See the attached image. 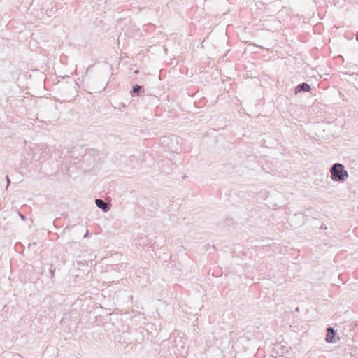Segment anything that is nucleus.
<instances>
[{"instance_id": "obj_2", "label": "nucleus", "mask_w": 358, "mask_h": 358, "mask_svg": "<svg viewBox=\"0 0 358 358\" xmlns=\"http://www.w3.org/2000/svg\"><path fill=\"white\" fill-rule=\"evenodd\" d=\"M337 334H338L336 330H334L333 327H329L327 329L325 341L327 343H336L340 339L339 336H338Z\"/></svg>"}, {"instance_id": "obj_13", "label": "nucleus", "mask_w": 358, "mask_h": 358, "mask_svg": "<svg viewBox=\"0 0 358 358\" xmlns=\"http://www.w3.org/2000/svg\"><path fill=\"white\" fill-rule=\"evenodd\" d=\"M357 40H358V38H357Z\"/></svg>"}, {"instance_id": "obj_4", "label": "nucleus", "mask_w": 358, "mask_h": 358, "mask_svg": "<svg viewBox=\"0 0 358 358\" xmlns=\"http://www.w3.org/2000/svg\"><path fill=\"white\" fill-rule=\"evenodd\" d=\"M145 93V88L143 85L135 84L132 86L130 91V94L132 97H138L142 96Z\"/></svg>"}, {"instance_id": "obj_3", "label": "nucleus", "mask_w": 358, "mask_h": 358, "mask_svg": "<svg viewBox=\"0 0 358 358\" xmlns=\"http://www.w3.org/2000/svg\"><path fill=\"white\" fill-rule=\"evenodd\" d=\"M312 88L306 82L297 85L294 88V94L296 96L301 92H311Z\"/></svg>"}, {"instance_id": "obj_11", "label": "nucleus", "mask_w": 358, "mask_h": 358, "mask_svg": "<svg viewBox=\"0 0 358 358\" xmlns=\"http://www.w3.org/2000/svg\"><path fill=\"white\" fill-rule=\"evenodd\" d=\"M19 214H20V217H21V218H22V220H24V219H25V216H24V215H22L21 213H19Z\"/></svg>"}, {"instance_id": "obj_7", "label": "nucleus", "mask_w": 358, "mask_h": 358, "mask_svg": "<svg viewBox=\"0 0 358 358\" xmlns=\"http://www.w3.org/2000/svg\"><path fill=\"white\" fill-rule=\"evenodd\" d=\"M55 272V268H54L53 265L51 264L50 269H49V273L50 274L51 278H54Z\"/></svg>"}, {"instance_id": "obj_1", "label": "nucleus", "mask_w": 358, "mask_h": 358, "mask_svg": "<svg viewBox=\"0 0 358 358\" xmlns=\"http://www.w3.org/2000/svg\"><path fill=\"white\" fill-rule=\"evenodd\" d=\"M331 178L334 182H343L348 177V173L343 164L335 163L330 169Z\"/></svg>"}, {"instance_id": "obj_10", "label": "nucleus", "mask_w": 358, "mask_h": 358, "mask_svg": "<svg viewBox=\"0 0 358 358\" xmlns=\"http://www.w3.org/2000/svg\"><path fill=\"white\" fill-rule=\"evenodd\" d=\"M320 228L322 229H327V227L325 225H323V224L320 227Z\"/></svg>"}, {"instance_id": "obj_6", "label": "nucleus", "mask_w": 358, "mask_h": 358, "mask_svg": "<svg viewBox=\"0 0 358 358\" xmlns=\"http://www.w3.org/2000/svg\"><path fill=\"white\" fill-rule=\"evenodd\" d=\"M57 12V8H55L54 6H52L50 8H48L46 9V15L50 17H56Z\"/></svg>"}, {"instance_id": "obj_5", "label": "nucleus", "mask_w": 358, "mask_h": 358, "mask_svg": "<svg viewBox=\"0 0 358 358\" xmlns=\"http://www.w3.org/2000/svg\"><path fill=\"white\" fill-rule=\"evenodd\" d=\"M95 203L96 206L103 212H108L110 209V206L107 204L103 199H96Z\"/></svg>"}, {"instance_id": "obj_12", "label": "nucleus", "mask_w": 358, "mask_h": 358, "mask_svg": "<svg viewBox=\"0 0 358 358\" xmlns=\"http://www.w3.org/2000/svg\"><path fill=\"white\" fill-rule=\"evenodd\" d=\"M134 73H138V70H136Z\"/></svg>"}, {"instance_id": "obj_8", "label": "nucleus", "mask_w": 358, "mask_h": 358, "mask_svg": "<svg viewBox=\"0 0 358 358\" xmlns=\"http://www.w3.org/2000/svg\"><path fill=\"white\" fill-rule=\"evenodd\" d=\"M55 8H57V10L62 8V3H56L55 6Z\"/></svg>"}, {"instance_id": "obj_9", "label": "nucleus", "mask_w": 358, "mask_h": 358, "mask_svg": "<svg viewBox=\"0 0 358 358\" xmlns=\"http://www.w3.org/2000/svg\"><path fill=\"white\" fill-rule=\"evenodd\" d=\"M6 188L9 186L10 184V179L9 178L8 176H6Z\"/></svg>"}]
</instances>
